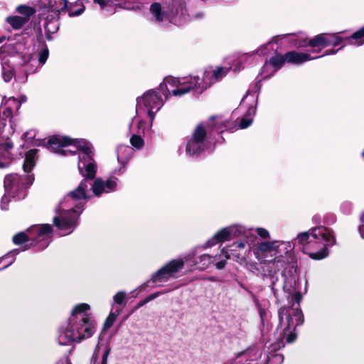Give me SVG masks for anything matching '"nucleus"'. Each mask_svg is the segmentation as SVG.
Returning a JSON list of instances; mask_svg holds the SVG:
<instances>
[{
	"label": "nucleus",
	"instance_id": "obj_39",
	"mask_svg": "<svg viewBox=\"0 0 364 364\" xmlns=\"http://www.w3.org/2000/svg\"><path fill=\"white\" fill-rule=\"evenodd\" d=\"M114 303L117 305H125L126 304V293L124 291H118L113 296Z\"/></svg>",
	"mask_w": 364,
	"mask_h": 364
},
{
	"label": "nucleus",
	"instance_id": "obj_58",
	"mask_svg": "<svg viewBox=\"0 0 364 364\" xmlns=\"http://www.w3.org/2000/svg\"><path fill=\"white\" fill-rule=\"evenodd\" d=\"M214 129H216L218 132H221L220 129L215 127Z\"/></svg>",
	"mask_w": 364,
	"mask_h": 364
},
{
	"label": "nucleus",
	"instance_id": "obj_60",
	"mask_svg": "<svg viewBox=\"0 0 364 364\" xmlns=\"http://www.w3.org/2000/svg\"><path fill=\"white\" fill-rule=\"evenodd\" d=\"M5 157H9V153L5 154Z\"/></svg>",
	"mask_w": 364,
	"mask_h": 364
},
{
	"label": "nucleus",
	"instance_id": "obj_16",
	"mask_svg": "<svg viewBox=\"0 0 364 364\" xmlns=\"http://www.w3.org/2000/svg\"><path fill=\"white\" fill-rule=\"evenodd\" d=\"M234 239L230 226L225 227L216 232L214 235L208 239L203 245L204 248L211 247L215 245Z\"/></svg>",
	"mask_w": 364,
	"mask_h": 364
},
{
	"label": "nucleus",
	"instance_id": "obj_61",
	"mask_svg": "<svg viewBox=\"0 0 364 364\" xmlns=\"http://www.w3.org/2000/svg\"><path fill=\"white\" fill-rule=\"evenodd\" d=\"M34 71H35L34 70H29L30 73H33Z\"/></svg>",
	"mask_w": 364,
	"mask_h": 364
},
{
	"label": "nucleus",
	"instance_id": "obj_35",
	"mask_svg": "<svg viewBox=\"0 0 364 364\" xmlns=\"http://www.w3.org/2000/svg\"><path fill=\"white\" fill-rule=\"evenodd\" d=\"M49 55V50L46 45L44 43L42 45L41 48L38 52V63L43 65L46 63Z\"/></svg>",
	"mask_w": 364,
	"mask_h": 364
},
{
	"label": "nucleus",
	"instance_id": "obj_51",
	"mask_svg": "<svg viewBox=\"0 0 364 364\" xmlns=\"http://www.w3.org/2000/svg\"><path fill=\"white\" fill-rule=\"evenodd\" d=\"M145 125H146V123L143 120H140L139 122H138V129H142L144 130V127H145Z\"/></svg>",
	"mask_w": 364,
	"mask_h": 364
},
{
	"label": "nucleus",
	"instance_id": "obj_54",
	"mask_svg": "<svg viewBox=\"0 0 364 364\" xmlns=\"http://www.w3.org/2000/svg\"><path fill=\"white\" fill-rule=\"evenodd\" d=\"M337 51H334L333 50H330L326 52V53L325 55H332V54H335ZM320 58V56H318ZM321 57H322V55H321Z\"/></svg>",
	"mask_w": 364,
	"mask_h": 364
},
{
	"label": "nucleus",
	"instance_id": "obj_14",
	"mask_svg": "<svg viewBox=\"0 0 364 364\" xmlns=\"http://www.w3.org/2000/svg\"><path fill=\"white\" fill-rule=\"evenodd\" d=\"M118 179L111 176L106 181L101 178H96L92 185V190L95 196H100L102 193H109L116 191Z\"/></svg>",
	"mask_w": 364,
	"mask_h": 364
},
{
	"label": "nucleus",
	"instance_id": "obj_46",
	"mask_svg": "<svg viewBox=\"0 0 364 364\" xmlns=\"http://www.w3.org/2000/svg\"><path fill=\"white\" fill-rule=\"evenodd\" d=\"M14 146L13 142L7 139L6 141L0 145V150H4L8 152L10 149H11Z\"/></svg>",
	"mask_w": 364,
	"mask_h": 364
},
{
	"label": "nucleus",
	"instance_id": "obj_57",
	"mask_svg": "<svg viewBox=\"0 0 364 364\" xmlns=\"http://www.w3.org/2000/svg\"><path fill=\"white\" fill-rule=\"evenodd\" d=\"M267 66V63H266L265 65H264V67L262 68V73H264V69H266Z\"/></svg>",
	"mask_w": 364,
	"mask_h": 364
},
{
	"label": "nucleus",
	"instance_id": "obj_56",
	"mask_svg": "<svg viewBox=\"0 0 364 364\" xmlns=\"http://www.w3.org/2000/svg\"><path fill=\"white\" fill-rule=\"evenodd\" d=\"M14 261V259L13 258L12 260L9 263L7 264L6 265H5L3 268H1V269H6L9 266H10Z\"/></svg>",
	"mask_w": 364,
	"mask_h": 364
},
{
	"label": "nucleus",
	"instance_id": "obj_38",
	"mask_svg": "<svg viewBox=\"0 0 364 364\" xmlns=\"http://www.w3.org/2000/svg\"><path fill=\"white\" fill-rule=\"evenodd\" d=\"M97 348H98V349L96 350V351L95 352V358H94L93 364H107V359H108V356L110 353V348L105 347V350L102 353V360H101L100 363H96V356L98 355L100 349V347L97 346Z\"/></svg>",
	"mask_w": 364,
	"mask_h": 364
},
{
	"label": "nucleus",
	"instance_id": "obj_62",
	"mask_svg": "<svg viewBox=\"0 0 364 364\" xmlns=\"http://www.w3.org/2000/svg\"><path fill=\"white\" fill-rule=\"evenodd\" d=\"M363 157H364V150H363Z\"/></svg>",
	"mask_w": 364,
	"mask_h": 364
},
{
	"label": "nucleus",
	"instance_id": "obj_41",
	"mask_svg": "<svg viewBox=\"0 0 364 364\" xmlns=\"http://www.w3.org/2000/svg\"><path fill=\"white\" fill-rule=\"evenodd\" d=\"M328 38H329L331 45L332 44L334 46L339 45L344 41H347V38H343L341 36H340L338 34L328 35Z\"/></svg>",
	"mask_w": 364,
	"mask_h": 364
},
{
	"label": "nucleus",
	"instance_id": "obj_10",
	"mask_svg": "<svg viewBox=\"0 0 364 364\" xmlns=\"http://www.w3.org/2000/svg\"><path fill=\"white\" fill-rule=\"evenodd\" d=\"M28 235L24 232H20L13 237L15 245H21L28 240L41 242V249L43 250L48 246L50 242L52 227L48 224L38 225L31 227L28 230Z\"/></svg>",
	"mask_w": 364,
	"mask_h": 364
},
{
	"label": "nucleus",
	"instance_id": "obj_5",
	"mask_svg": "<svg viewBox=\"0 0 364 364\" xmlns=\"http://www.w3.org/2000/svg\"><path fill=\"white\" fill-rule=\"evenodd\" d=\"M297 240L303 244V252L314 259H321L328 255L327 246L335 244V238L326 228L319 226L298 235Z\"/></svg>",
	"mask_w": 364,
	"mask_h": 364
},
{
	"label": "nucleus",
	"instance_id": "obj_33",
	"mask_svg": "<svg viewBox=\"0 0 364 364\" xmlns=\"http://www.w3.org/2000/svg\"><path fill=\"white\" fill-rule=\"evenodd\" d=\"M287 62L286 54L284 55H276L269 59V63L274 68V72L280 69Z\"/></svg>",
	"mask_w": 364,
	"mask_h": 364
},
{
	"label": "nucleus",
	"instance_id": "obj_59",
	"mask_svg": "<svg viewBox=\"0 0 364 364\" xmlns=\"http://www.w3.org/2000/svg\"><path fill=\"white\" fill-rule=\"evenodd\" d=\"M313 220H318V218L315 216V217H314Z\"/></svg>",
	"mask_w": 364,
	"mask_h": 364
},
{
	"label": "nucleus",
	"instance_id": "obj_20",
	"mask_svg": "<svg viewBox=\"0 0 364 364\" xmlns=\"http://www.w3.org/2000/svg\"><path fill=\"white\" fill-rule=\"evenodd\" d=\"M318 56H311V53H299L290 51L286 53V60L291 64H301L305 62L317 59Z\"/></svg>",
	"mask_w": 364,
	"mask_h": 364
},
{
	"label": "nucleus",
	"instance_id": "obj_42",
	"mask_svg": "<svg viewBox=\"0 0 364 364\" xmlns=\"http://www.w3.org/2000/svg\"><path fill=\"white\" fill-rule=\"evenodd\" d=\"M255 232L262 239L266 240L270 237L269 231L263 228H257L255 230Z\"/></svg>",
	"mask_w": 364,
	"mask_h": 364
},
{
	"label": "nucleus",
	"instance_id": "obj_48",
	"mask_svg": "<svg viewBox=\"0 0 364 364\" xmlns=\"http://www.w3.org/2000/svg\"><path fill=\"white\" fill-rule=\"evenodd\" d=\"M162 291H156L153 294H149L148 296H146L145 299V302L149 303V301L155 299L158 296H159L161 294H162Z\"/></svg>",
	"mask_w": 364,
	"mask_h": 364
},
{
	"label": "nucleus",
	"instance_id": "obj_27",
	"mask_svg": "<svg viewBox=\"0 0 364 364\" xmlns=\"http://www.w3.org/2000/svg\"><path fill=\"white\" fill-rule=\"evenodd\" d=\"M36 149H31L26 154L25 160L23 165V169L24 172L29 173L34 167L36 165Z\"/></svg>",
	"mask_w": 364,
	"mask_h": 364
},
{
	"label": "nucleus",
	"instance_id": "obj_55",
	"mask_svg": "<svg viewBox=\"0 0 364 364\" xmlns=\"http://www.w3.org/2000/svg\"><path fill=\"white\" fill-rule=\"evenodd\" d=\"M6 40V36L0 33V43Z\"/></svg>",
	"mask_w": 364,
	"mask_h": 364
},
{
	"label": "nucleus",
	"instance_id": "obj_40",
	"mask_svg": "<svg viewBox=\"0 0 364 364\" xmlns=\"http://www.w3.org/2000/svg\"><path fill=\"white\" fill-rule=\"evenodd\" d=\"M59 27V24L57 21H50L46 23L45 26V29L47 32L50 33H55L57 32Z\"/></svg>",
	"mask_w": 364,
	"mask_h": 364
},
{
	"label": "nucleus",
	"instance_id": "obj_12",
	"mask_svg": "<svg viewBox=\"0 0 364 364\" xmlns=\"http://www.w3.org/2000/svg\"><path fill=\"white\" fill-rule=\"evenodd\" d=\"M189 260V256H186L184 259H176L170 261L152 274V282L161 285V283L176 278V274L183 267L184 264L188 262Z\"/></svg>",
	"mask_w": 364,
	"mask_h": 364
},
{
	"label": "nucleus",
	"instance_id": "obj_37",
	"mask_svg": "<svg viewBox=\"0 0 364 364\" xmlns=\"http://www.w3.org/2000/svg\"><path fill=\"white\" fill-rule=\"evenodd\" d=\"M13 111L9 109V107L4 105L2 102L0 107V118L2 120H6V119H11Z\"/></svg>",
	"mask_w": 364,
	"mask_h": 364
},
{
	"label": "nucleus",
	"instance_id": "obj_9",
	"mask_svg": "<svg viewBox=\"0 0 364 364\" xmlns=\"http://www.w3.org/2000/svg\"><path fill=\"white\" fill-rule=\"evenodd\" d=\"M230 68L218 67L213 71H205L202 76L190 75L181 77L186 79V88L188 92L193 90L197 94H201L204 90L210 87L215 82L220 80L228 73Z\"/></svg>",
	"mask_w": 364,
	"mask_h": 364
},
{
	"label": "nucleus",
	"instance_id": "obj_8",
	"mask_svg": "<svg viewBox=\"0 0 364 364\" xmlns=\"http://www.w3.org/2000/svg\"><path fill=\"white\" fill-rule=\"evenodd\" d=\"M213 119L205 125L198 124L195 129L186 146V154L190 156H197L206 149H212Z\"/></svg>",
	"mask_w": 364,
	"mask_h": 364
},
{
	"label": "nucleus",
	"instance_id": "obj_31",
	"mask_svg": "<svg viewBox=\"0 0 364 364\" xmlns=\"http://www.w3.org/2000/svg\"><path fill=\"white\" fill-rule=\"evenodd\" d=\"M132 154L131 149L128 146L121 145L117 148V159L125 164L130 159Z\"/></svg>",
	"mask_w": 364,
	"mask_h": 364
},
{
	"label": "nucleus",
	"instance_id": "obj_32",
	"mask_svg": "<svg viewBox=\"0 0 364 364\" xmlns=\"http://www.w3.org/2000/svg\"><path fill=\"white\" fill-rule=\"evenodd\" d=\"M16 11L21 14V16L26 18L28 22L29 21L31 17L36 13L34 8L24 4L18 6L16 8Z\"/></svg>",
	"mask_w": 364,
	"mask_h": 364
},
{
	"label": "nucleus",
	"instance_id": "obj_21",
	"mask_svg": "<svg viewBox=\"0 0 364 364\" xmlns=\"http://www.w3.org/2000/svg\"><path fill=\"white\" fill-rule=\"evenodd\" d=\"M94 1L97 3L102 9H107L110 3L109 0H94ZM111 3L124 9H139V6L135 5L134 2L132 1H122L121 0H112Z\"/></svg>",
	"mask_w": 364,
	"mask_h": 364
},
{
	"label": "nucleus",
	"instance_id": "obj_50",
	"mask_svg": "<svg viewBox=\"0 0 364 364\" xmlns=\"http://www.w3.org/2000/svg\"><path fill=\"white\" fill-rule=\"evenodd\" d=\"M56 364H72L68 358H63L59 360Z\"/></svg>",
	"mask_w": 364,
	"mask_h": 364
},
{
	"label": "nucleus",
	"instance_id": "obj_28",
	"mask_svg": "<svg viewBox=\"0 0 364 364\" xmlns=\"http://www.w3.org/2000/svg\"><path fill=\"white\" fill-rule=\"evenodd\" d=\"M347 41L344 46L346 45L360 46L364 44V26L348 37Z\"/></svg>",
	"mask_w": 364,
	"mask_h": 364
},
{
	"label": "nucleus",
	"instance_id": "obj_45",
	"mask_svg": "<svg viewBox=\"0 0 364 364\" xmlns=\"http://www.w3.org/2000/svg\"><path fill=\"white\" fill-rule=\"evenodd\" d=\"M36 136V131L34 129H31V130L26 132L23 134V139L26 141L33 143V140L35 139Z\"/></svg>",
	"mask_w": 364,
	"mask_h": 364
},
{
	"label": "nucleus",
	"instance_id": "obj_18",
	"mask_svg": "<svg viewBox=\"0 0 364 364\" xmlns=\"http://www.w3.org/2000/svg\"><path fill=\"white\" fill-rule=\"evenodd\" d=\"M11 56L0 48V63L2 67V76L5 82H9L14 76V68L11 65Z\"/></svg>",
	"mask_w": 364,
	"mask_h": 364
},
{
	"label": "nucleus",
	"instance_id": "obj_29",
	"mask_svg": "<svg viewBox=\"0 0 364 364\" xmlns=\"http://www.w3.org/2000/svg\"><path fill=\"white\" fill-rule=\"evenodd\" d=\"M122 307L123 306H114V304L112 305V311L105 321V323H104L105 328L108 329V328H111V326L113 325L114 322L115 321L117 317L121 312Z\"/></svg>",
	"mask_w": 364,
	"mask_h": 364
},
{
	"label": "nucleus",
	"instance_id": "obj_49",
	"mask_svg": "<svg viewBox=\"0 0 364 364\" xmlns=\"http://www.w3.org/2000/svg\"><path fill=\"white\" fill-rule=\"evenodd\" d=\"M360 235L364 239V213L360 218V224L358 228Z\"/></svg>",
	"mask_w": 364,
	"mask_h": 364
},
{
	"label": "nucleus",
	"instance_id": "obj_44",
	"mask_svg": "<svg viewBox=\"0 0 364 364\" xmlns=\"http://www.w3.org/2000/svg\"><path fill=\"white\" fill-rule=\"evenodd\" d=\"M72 6H73V4L70 2V4H69V9H68L66 10V11H68V14H69V16H80L81 15L84 10H85V7L84 6H82L81 8H79L78 9L75 10V11H73L72 10Z\"/></svg>",
	"mask_w": 364,
	"mask_h": 364
},
{
	"label": "nucleus",
	"instance_id": "obj_17",
	"mask_svg": "<svg viewBox=\"0 0 364 364\" xmlns=\"http://www.w3.org/2000/svg\"><path fill=\"white\" fill-rule=\"evenodd\" d=\"M244 360L242 364H267V360L263 359L262 351L257 348H250L239 355Z\"/></svg>",
	"mask_w": 364,
	"mask_h": 364
},
{
	"label": "nucleus",
	"instance_id": "obj_52",
	"mask_svg": "<svg viewBox=\"0 0 364 364\" xmlns=\"http://www.w3.org/2000/svg\"><path fill=\"white\" fill-rule=\"evenodd\" d=\"M146 304H147V303L145 302V299H143V300L139 301L137 303L136 306H135V309H138L141 308V306H143Z\"/></svg>",
	"mask_w": 364,
	"mask_h": 364
},
{
	"label": "nucleus",
	"instance_id": "obj_1",
	"mask_svg": "<svg viewBox=\"0 0 364 364\" xmlns=\"http://www.w3.org/2000/svg\"><path fill=\"white\" fill-rule=\"evenodd\" d=\"M47 148L61 156L77 154V168L85 177L78 186L68 193L55 208L53 222L61 236L72 233L77 227L79 218L88 199L87 180L95 177L97 164L93 159V146L86 139H75L54 136L47 143Z\"/></svg>",
	"mask_w": 364,
	"mask_h": 364
},
{
	"label": "nucleus",
	"instance_id": "obj_2",
	"mask_svg": "<svg viewBox=\"0 0 364 364\" xmlns=\"http://www.w3.org/2000/svg\"><path fill=\"white\" fill-rule=\"evenodd\" d=\"M294 245L289 241H260L250 244L249 250H252L257 261L261 264L260 273L264 281L269 284L272 291L277 293L275 287L278 282L277 272L284 268L290 262Z\"/></svg>",
	"mask_w": 364,
	"mask_h": 364
},
{
	"label": "nucleus",
	"instance_id": "obj_11",
	"mask_svg": "<svg viewBox=\"0 0 364 364\" xmlns=\"http://www.w3.org/2000/svg\"><path fill=\"white\" fill-rule=\"evenodd\" d=\"M34 180L32 175L20 176L9 174L4 178V188L6 193L13 198L21 200L25 198L26 189Z\"/></svg>",
	"mask_w": 364,
	"mask_h": 364
},
{
	"label": "nucleus",
	"instance_id": "obj_15",
	"mask_svg": "<svg viewBox=\"0 0 364 364\" xmlns=\"http://www.w3.org/2000/svg\"><path fill=\"white\" fill-rule=\"evenodd\" d=\"M247 101L254 102V96L250 93H247V95L245 96L241 100L240 108L247 107V111L240 122L239 127L240 129H246L250 126L252 123L253 117L256 113L255 105H248L247 103Z\"/></svg>",
	"mask_w": 364,
	"mask_h": 364
},
{
	"label": "nucleus",
	"instance_id": "obj_25",
	"mask_svg": "<svg viewBox=\"0 0 364 364\" xmlns=\"http://www.w3.org/2000/svg\"><path fill=\"white\" fill-rule=\"evenodd\" d=\"M71 0H48V6L52 11L60 14L69 9Z\"/></svg>",
	"mask_w": 364,
	"mask_h": 364
},
{
	"label": "nucleus",
	"instance_id": "obj_13",
	"mask_svg": "<svg viewBox=\"0 0 364 364\" xmlns=\"http://www.w3.org/2000/svg\"><path fill=\"white\" fill-rule=\"evenodd\" d=\"M250 237L248 240L245 238L243 240H237L231 244L228 250L232 257L238 263L243 264L246 262V258L248 253L251 251L249 250L250 244L254 245L252 238Z\"/></svg>",
	"mask_w": 364,
	"mask_h": 364
},
{
	"label": "nucleus",
	"instance_id": "obj_53",
	"mask_svg": "<svg viewBox=\"0 0 364 364\" xmlns=\"http://www.w3.org/2000/svg\"><path fill=\"white\" fill-rule=\"evenodd\" d=\"M9 165V161L2 162L0 159V168H6Z\"/></svg>",
	"mask_w": 364,
	"mask_h": 364
},
{
	"label": "nucleus",
	"instance_id": "obj_26",
	"mask_svg": "<svg viewBox=\"0 0 364 364\" xmlns=\"http://www.w3.org/2000/svg\"><path fill=\"white\" fill-rule=\"evenodd\" d=\"M307 45L313 48L310 53H314L316 52V50L314 49V48L319 46L326 47L331 45V42L329 41L328 35L321 33L311 39Z\"/></svg>",
	"mask_w": 364,
	"mask_h": 364
},
{
	"label": "nucleus",
	"instance_id": "obj_4",
	"mask_svg": "<svg viewBox=\"0 0 364 364\" xmlns=\"http://www.w3.org/2000/svg\"><path fill=\"white\" fill-rule=\"evenodd\" d=\"M90 306L80 303L74 306L65 326L62 327L58 337L60 346L80 342L91 337L96 328V323L92 318Z\"/></svg>",
	"mask_w": 364,
	"mask_h": 364
},
{
	"label": "nucleus",
	"instance_id": "obj_47",
	"mask_svg": "<svg viewBox=\"0 0 364 364\" xmlns=\"http://www.w3.org/2000/svg\"><path fill=\"white\" fill-rule=\"evenodd\" d=\"M9 197H11V196H9V194L6 193V192L5 191V194L4 195V196L2 197L1 200V208L2 210H7V206L10 201Z\"/></svg>",
	"mask_w": 364,
	"mask_h": 364
},
{
	"label": "nucleus",
	"instance_id": "obj_7",
	"mask_svg": "<svg viewBox=\"0 0 364 364\" xmlns=\"http://www.w3.org/2000/svg\"><path fill=\"white\" fill-rule=\"evenodd\" d=\"M169 11L159 2H154L151 4L149 12L151 16V20L156 24H161L168 21L174 24L181 25L186 21V10L183 7L181 0H171V3H167Z\"/></svg>",
	"mask_w": 364,
	"mask_h": 364
},
{
	"label": "nucleus",
	"instance_id": "obj_30",
	"mask_svg": "<svg viewBox=\"0 0 364 364\" xmlns=\"http://www.w3.org/2000/svg\"><path fill=\"white\" fill-rule=\"evenodd\" d=\"M6 21L15 30L21 28L28 23L26 18L20 16H11L6 18Z\"/></svg>",
	"mask_w": 364,
	"mask_h": 364
},
{
	"label": "nucleus",
	"instance_id": "obj_23",
	"mask_svg": "<svg viewBox=\"0 0 364 364\" xmlns=\"http://www.w3.org/2000/svg\"><path fill=\"white\" fill-rule=\"evenodd\" d=\"M213 263L214 258L211 255L203 254L196 259L191 267L199 270H205Z\"/></svg>",
	"mask_w": 364,
	"mask_h": 364
},
{
	"label": "nucleus",
	"instance_id": "obj_24",
	"mask_svg": "<svg viewBox=\"0 0 364 364\" xmlns=\"http://www.w3.org/2000/svg\"><path fill=\"white\" fill-rule=\"evenodd\" d=\"M230 253L226 248H223L218 255L212 256L214 258L215 266L217 269H223L225 267L228 260L231 257Z\"/></svg>",
	"mask_w": 364,
	"mask_h": 364
},
{
	"label": "nucleus",
	"instance_id": "obj_34",
	"mask_svg": "<svg viewBox=\"0 0 364 364\" xmlns=\"http://www.w3.org/2000/svg\"><path fill=\"white\" fill-rule=\"evenodd\" d=\"M2 103L6 107H9L13 112L14 110L18 111L21 105V102L14 97L9 98L4 97L2 100Z\"/></svg>",
	"mask_w": 364,
	"mask_h": 364
},
{
	"label": "nucleus",
	"instance_id": "obj_3",
	"mask_svg": "<svg viewBox=\"0 0 364 364\" xmlns=\"http://www.w3.org/2000/svg\"><path fill=\"white\" fill-rule=\"evenodd\" d=\"M186 79L167 77L159 87L146 92L141 97H137L136 111L137 114H146L150 119L152 126L156 114L164 104V100L169 95L181 96L188 92L186 88Z\"/></svg>",
	"mask_w": 364,
	"mask_h": 364
},
{
	"label": "nucleus",
	"instance_id": "obj_22",
	"mask_svg": "<svg viewBox=\"0 0 364 364\" xmlns=\"http://www.w3.org/2000/svg\"><path fill=\"white\" fill-rule=\"evenodd\" d=\"M230 227L234 238L242 236L248 240L250 237H255L254 230L252 228H248L239 224H234L230 225Z\"/></svg>",
	"mask_w": 364,
	"mask_h": 364
},
{
	"label": "nucleus",
	"instance_id": "obj_36",
	"mask_svg": "<svg viewBox=\"0 0 364 364\" xmlns=\"http://www.w3.org/2000/svg\"><path fill=\"white\" fill-rule=\"evenodd\" d=\"M131 144L136 149H140L144 145V141L142 137L137 134H134L130 138Z\"/></svg>",
	"mask_w": 364,
	"mask_h": 364
},
{
	"label": "nucleus",
	"instance_id": "obj_43",
	"mask_svg": "<svg viewBox=\"0 0 364 364\" xmlns=\"http://www.w3.org/2000/svg\"><path fill=\"white\" fill-rule=\"evenodd\" d=\"M274 44V41H269L267 44L262 46L258 50L257 53L259 55H265L269 53V49H273L272 46Z\"/></svg>",
	"mask_w": 364,
	"mask_h": 364
},
{
	"label": "nucleus",
	"instance_id": "obj_19",
	"mask_svg": "<svg viewBox=\"0 0 364 364\" xmlns=\"http://www.w3.org/2000/svg\"><path fill=\"white\" fill-rule=\"evenodd\" d=\"M279 334L277 333V330L276 331V339H277V341H275L274 343H272L271 346H270V350L271 352H269L267 354V353H264V355H262L263 356V359H265L267 361V364H282L284 361V356L283 355L280 354V353H273V351H276V350H278L279 349L282 348H274V346L279 342L280 339H279ZM284 346H285V343H288L286 340V338L284 339ZM282 346V348L284 347Z\"/></svg>",
	"mask_w": 364,
	"mask_h": 364
},
{
	"label": "nucleus",
	"instance_id": "obj_6",
	"mask_svg": "<svg viewBox=\"0 0 364 364\" xmlns=\"http://www.w3.org/2000/svg\"><path fill=\"white\" fill-rule=\"evenodd\" d=\"M293 299L297 303L296 307L290 309H280L279 311V324L277 327V333L279 334L280 341L274 346V348L284 346V338L287 342H294L296 337L295 328L304 322V316L299 304L301 300V294L296 292L293 295Z\"/></svg>",
	"mask_w": 364,
	"mask_h": 364
}]
</instances>
